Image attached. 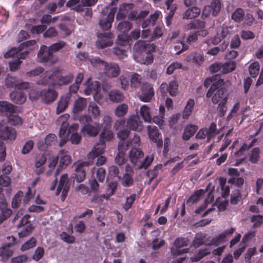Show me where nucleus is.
Masks as SVG:
<instances>
[{
  "label": "nucleus",
  "mask_w": 263,
  "mask_h": 263,
  "mask_svg": "<svg viewBox=\"0 0 263 263\" xmlns=\"http://www.w3.org/2000/svg\"><path fill=\"white\" fill-rule=\"evenodd\" d=\"M96 63L103 67L104 73L108 78H117L120 73L119 66L115 63H107L98 58L96 60Z\"/></svg>",
  "instance_id": "f257e3e1"
},
{
  "label": "nucleus",
  "mask_w": 263,
  "mask_h": 263,
  "mask_svg": "<svg viewBox=\"0 0 263 263\" xmlns=\"http://www.w3.org/2000/svg\"><path fill=\"white\" fill-rule=\"evenodd\" d=\"M212 83H213V84L210 87L206 95L208 98L211 97L214 92L217 90L218 87L224 84V80L221 79L218 74H216L213 76L212 78H206L202 86L204 87V88L206 90V88L211 85Z\"/></svg>",
  "instance_id": "f03ea898"
},
{
  "label": "nucleus",
  "mask_w": 263,
  "mask_h": 263,
  "mask_svg": "<svg viewBox=\"0 0 263 263\" xmlns=\"http://www.w3.org/2000/svg\"><path fill=\"white\" fill-rule=\"evenodd\" d=\"M37 61L40 63H51L54 64L55 61L53 60V54L49 48L46 45H42L37 53Z\"/></svg>",
  "instance_id": "7ed1b4c3"
},
{
  "label": "nucleus",
  "mask_w": 263,
  "mask_h": 263,
  "mask_svg": "<svg viewBox=\"0 0 263 263\" xmlns=\"http://www.w3.org/2000/svg\"><path fill=\"white\" fill-rule=\"evenodd\" d=\"M70 181L68 178V174H64L61 175L59 180V185L57 187L56 195H58L62 191L61 200H65L67 196V193L70 188Z\"/></svg>",
  "instance_id": "20e7f679"
},
{
  "label": "nucleus",
  "mask_w": 263,
  "mask_h": 263,
  "mask_svg": "<svg viewBox=\"0 0 263 263\" xmlns=\"http://www.w3.org/2000/svg\"><path fill=\"white\" fill-rule=\"evenodd\" d=\"M7 240L12 239L11 242H5L0 248V257L3 261H6L13 255V251L9 248L15 244L16 238L13 236H8Z\"/></svg>",
  "instance_id": "39448f33"
},
{
  "label": "nucleus",
  "mask_w": 263,
  "mask_h": 263,
  "mask_svg": "<svg viewBox=\"0 0 263 263\" xmlns=\"http://www.w3.org/2000/svg\"><path fill=\"white\" fill-rule=\"evenodd\" d=\"M92 164V161H84L78 164L75 168L74 178L78 182H81L86 178V172L88 170L89 166Z\"/></svg>",
  "instance_id": "423d86ee"
},
{
  "label": "nucleus",
  "mask_w": 263,
  "mask_h": 263,
  "mask_svg": "<svg viewBox=\"0 0 263 263\" xmlns=\"http://www.w3.org/2000/svg\"><path fill=\"white\" fill-rule=\"evenodd\" d=\"M116 8H111L106 17H105V15L104 14L105 13L104 10L102 12L103 16L99 21V25L102 29L106 30L111 28V23L114 21L115 14L116 13Z\"/></svg>",
  "instance_id": "0eeeda50"
},
{
  "label": "nucleus",
  "mask_w": 263,
  "mask_h": 263,
  "mask_svg": "<svg viewBox=\"0 0 263 263\" xmlns=\"http://www.w3.org/2000/svg\"><path fill=\"white\" fill-rule=\"evenodd\" d=\"M113 37L114 35L111 32L100 33L98 35V39L96 41L97 47L103 49L111 46L113 44V41L110 40Z\"/></svg>",
  "instance_id": "6e6552de"
},
{
  "label": "nucleus",
  "mask_w": 263,
  "mask_h": 263,
  "mask_svg": "<svg viewBox=\"0 0 263 263\" xmlns=\"http://www.w3.org/2000/svg\"><path fill=\"white\" fill-rule=\"evenodd\" d=\"M147 130L149 139L156 143L158 148H162L163 141L161 137H160L159 129L157 126L148 125L147 126Z\"/></svg>",
  "instance_id": "1a4fd4ad"
},
{
  "label": "nucleus",
  "mask_w": 263,
  "mask_h": 263,
  "mask_svg": "<svg viewBox=\"0 0 263 263\" xmlns=\"http://www.w3.org/2000/svg\"><path fill=\"white\" fill-rule=\"evenodd\" d=\"M16 136L15 130L7 125L0 123V138L4 140H14Z\"/></svg>",
  "instance_id": "9d476101"
},
{
  "label": "nucleus",
  "mask_w": 263,
  "mask_h": 263,
  "mask_svg": "<svg viewBox=\"0 0 263 263\" xmlns=\"http://www.w3.org/2000/svg\"><path fill=\"white\" fill-rule=\"evenodd\" d=\"M74 77L72 73H68L65 76H63L60 73H54L51 74L49 78L53 81V85H66L70 83Z\"/></svg>",
  "instance_id": "9b49d317"
},
{
  "label": "nucleus",
  "mask_w": 263,
  "mask_h": 263,
  "mask_svg": "<svg viewBox=\"0 0 263 263\" xmlns=\"http://www.w3.org/2000/svg\"><path fill=\"white\" fill-rule=\"evenodd\" d=\"M141 93L139 99L145 102H149L154 96V90L152 86L147 83H143L141 86Z\"/></svg>",
  "instance_id": "f8f14e48"
},
{
  "label": "nucleus",
  "mask_w": 263,
  "mask_h": 263,
  "mask_svg": "<svg viewBox=\"0 0 263 263\" xmlns=\"http://www.w3.org/2000/svg\"><path fill=\"white\" fill-rule=\"evenodd\" d=\"M58 96V92L54 89L50 88L43 89L40 93V97L42 101L47 104L54 102Z\"/></svg>",
  "instance_id": "ddd939ff"
},
{
  "label": "nucleus",
  "mask_w": 263,
  "mask_h": 263,
  "mask_svg": "<svg viewBox=\"0 0 263 263\" xmlns=\"http://www.w3.org/2000/svg\"><path fill=\"white\" fill-rule=\"evenodd\" d=\"M156 46L154 44L146 43L144 41L139 40L135 44L133 47L135 52H150L154 51Z\"/></svg>",
  "instance_id": "4468645a"
},
{
  "label": "nucleus",
  "mask_w": 263,
  "mask_h": 263,
  "mask_svg": "<svg viewBox=\"0 0 263 263\" xmlns=\"http://www.w3.org/2000/svg\"><path fill=\"white\" fill-rule=\"evenodd\" d=\"M101 126L99 124L96 123L94 124L88 123L83 126L81 131L84 135H88L90 137H95L98 135Z\"/></svg>",
  "instance_id": "2eb2a0df"
},
{
  "label": "nucleus",
  "mask_w": 263,
  "mask_h": 263,
  "mask_svg": "<svg viewBox=\"0 0 263 263\" xmlns=\"http://www.w3.org/2000/svg\"><path fill=\"white\" fill-rule=\"evenodd\" d=\"M235 231V229L233 228L226 230L223 233L213 238L211 241L214 245L218 246L221 242L226 241L227 238L231 236Z\"/></svg>",
  "instance_id": "dca6fc26"
},
{
  "label": "nucleus",
  "mask_w": 263,
  "mask_h": 263,
  "mask_svg": "<svg viewBox=\"0 0 263 263\" xmlns=\"http://www.w3.org/2000/svg\"><path fill=\"white\" fill-rule=\"evenodd\" d=\"M105 147V144L104 142H101L96 145L93 148V149L88 153V161H92L95 158H97L99 156L102 155L104 152V148Z\"/></svg>",
  "instance_id": "f3484780"
},
{
  "label": "nucleus",
  "mask_w": 263,
  "mask_h": 263,
  "mask_svg": "<svg viewBox=\"0 0 263 263\" xmlns=\"http://www.w3.org/2000/svg\"><path fill=\"white\" fill-rule=\"evenodd\" d=\"M144 156V154L142 151L137 147H132L129 152V157L130 162L136 166L139 162V160L142 159Z\"/></svg>",
  "instance_id": "a211bd4d"
},
{
  "label": "nucleus",
  "mask_w": 263,
  "mask_h": 263,
  "mask_svg": "<svg viewBox=\"0 0 263 263\" xmlns=\"http://www.w3.org/2000/svg\"><path fill=\"white\" fill-rule=\"evenodd\" d=\"M15 106L11 103L4 101H0V115L8 116L9 114L14 113Z\"/></svg>",
  "instance_id": "6ab92c4d"
},
{
  "label": "nucleus",
  "mask_w": 263,
  "mask_h": 263,
  "mask_svg": "<svg viewBox=\"0 0 263 263\" xmlns=\"http://www.w3.org/2000/svg\"><path fill=\"white\" fill-rule=\"evenodd\" d=\"M68 152L65 150H61L59 153V157H60L59 167L61 169L66 168L71 162V157L68 154Z\"/></svg>",
  "instance_id": "aec40b11"
},
{
  "label": "nucleus",
  "mask_w": 263,
  "mask_h": 263,
  "mask_svg": "<svg viewBox=\"0 0 263 263\" xmlns=\"http://www.w3.org/2000/svg\"><path fill=\"white\" fill-rule=\"evenodd\" d=\"M189 240L187 238L179 237L177 238L174 242L175 246L176 248H178V250H176V254L177 255H180L183 253L188 252V249H183L180 250V248L183 247H185L188 245Z\"/></svg>",
  "instance_id": "412c9836"
},
{
  "label": "nucleus",
  "mask_w": 263,
  "mask_h": 263,
  "mask_svg": "<svg viewBox=\"0 0 263 263\" xmlns=\"http://www.w3.org/2000/svg\"><path fill=\"white\" fill-rule=\"evenodd\" d=\"M218 88L217 91L212 98V101L214 104H217L223 100L227 101V90L224 88Z\"/></svg>",
  "instance_id": "4be33fe9"
},
{
  "label": "nucleus",
  "mask_w": 263,
  "mask_h": 263,
  "mask_svg": "<svg viewBox=\"0 0 263 263\" xmlns=\"http://www.w3.org/2000/svg\"><path fill=\"white\" fill-rule=\"evenodd\" d=\"M57 136L53 134H49L45 139V144L39 143L37 144L39 148L41 151H46L49 146L55 143Z\"/></svg>",
  "instance_id": "5701e85b"
},
{
  "label": "nucleus",
  "mask_w": 263,
  "mask_h": 263,
  "mask_svg": "<svg viewBox=\"0 0 263 263\" xmlns=\"http://www.w3.org/2000/svg\"><path fill=\"white\" fill-rule=\"evenodd\" d=\"M70 100V95L67 94L66 96L60 98L58 103L56 112L57 114H60L63 112L67 107Z\"/></svg>",
  "instance_id": "b1692460"
},
{
  "label": "nucleus",
  "mask_w": 263,
  "mask_h": 263,
  "mask_svg": "<svg viewBox=\"0 0 263 263\" xmlns=\"http://www.w3.org/2000/svg\"><path fill=\"white\" fill-rule=\"evenodd\" d=\"M108 97L110 101L115 103L122 102L125 99L124 93L118 89H113L110 91Z\"/></svg>",
  "instance_id": "393cba45"
},
{
  "label": "nucleus",
  "mask_w": 263,
  "mask_h": 263,
  "mask_svg": "<svg viewBox=\"0 0 263 263\" xmlns=\"http://www.w3.org/2000/svg\"><path fill=\"white\" fill-rule=\"evenodd\" d=\"M87 100L86 99L80 97L75 101L73 104L72 112L78 114L83 110L86 106Z\"/></svg>",
  "instance_id": "a878e982"
},
{
  "label": "nucleus",
  "mask_w": 263,
  "mask_h": 263,
  "mask_svg": "<svg viewBox=\"0 0 263 263\" xmlns=\"http://www.w3.org/2000/svg\"><path fill=\"white\" fill-rule=\"evenodd\" d=\"M205 191L200 189L195 191L186 201V204L188 206H191L193 204L196 203L200 199L201 196L204 194Z\"/></svg>",
  "instance_id": "bb28decb"
},
{
  "label": "nucleus",
  "mask_w": 263,
  "mask_h": 263,
  "mask_svg": "<svg viewBox=\"0 0 263 263\" xmlns=\"http://www.w3.org/2000/svg\"><path fill=\"white\" fill-rule=\"evenodd\" d=\"M141 122L139 121V118L137 116L132 115L127 120V127L130 129L136 130L138 129Z\"/></svg>",
  "instance_id": "cd10ccee"
},
{
  "label": "nucleus",
  "mask_w": 263,
  "mask_h": 263,
  "mask_svg": "<svg viewBox=\"0 0 263 263\" xmlns=\"http://www.w3.org/2000/svg\"><path fill=\"white\" fill-rule=\"evenodd\" d=\"M130 36L126 34H121L118 35L115 43L117 45L121 47L130 46Z\"/></svg>",
  "instance_id": "c85d7f7f"
},
{
  "label": "nucleus",
  "mask_w": 263,
  "mask_h": 263,
  "mask_svg": "<svg viewBox=\"0 0 263 263\" xmlns=\"http://www.w3.org/2000/svg\"><path fill=\"white\" fill-rule=\"evenodd\" d=\"M10 99L15 103L21 104L26 101V96L22 92L13 91L10 94Z\"/></svg>",
  "instance_id": "c756f323"
},
{
  "label": "nucleus",
  "mask_w": 263,
  "mask_h": 263,
  "mask_svg": "<svg viewBox=\"0 0 263 263\" xmlns=\"http://www.w3.org/2000/svg\"><path fill=\"white\" fill-rule=\"evenodd\" d=\"M200 9L197 7H192L188 9L184 13L183 18L192 19L197 17L200 13Z\"/></svg>",
  "instance_id": "7c9ffc66"
},
{
  "label": "nucleus",
  "mask_w": 263,
  "mask_h": 263,
  "mask_svg": "<svg viewBox=\"0 0 263 263\" xmlns=\"http://www.w3.org/2000/svg\"><path fill=\"white\" fill-rule=\"evenodd\" d=\"M197 129L198 127L196 125H189L186 126L182 135L183 139L184 140H189L195 134Z\"/></svg>",
  "instance_id": "2f4dec72"
},
{
  "label": "nucleus",
  "mask_w": 263,
  "mask_h": 263,
  "mask_svg": "<svg viewBox=\"0 0 263 263\" xmlns=\"http://www.w3.org/2000/svg\"><path fill=\"white\" fill-rule=\"evenodd\" d=\"M173 1L174 0H166L165 2L167 9L170 10V12L166 17V21L168 25L170 24V20L173 17L175 11L177 9V5L176 4L172 5Z\"/></svg>",
  "instance_id": "473e14b6"
},
{
  "label": "nucleus",
  "mask_w": 263,
  "mask_h": 263,
  "mask_svg": "<svg viewBox=\"0 0 263 263\" xmlns=\"http://www.w3.org/2000/svg\"><path fill=\"white\" fill-rule=\"evenodd\" d=\"M68 116L67 115H64V116H61L59 117V120H62L63 124L62 125L60 129L59 130V137H68V135L70 134L68 133V130L67 131V124L65 123V120H67V117Z\"/></svg>",
  "instance_id": "72a5a7b5"
},
{
  "label": "nucleus",
  "mask_w": 263,
  "mask_h": 263,
  "mask_svg": "<svg viewBox=\"0 0 263 263\" xmlns=\"http://www.w3.org/2000/svg\"><path fill=\"white\" fill-rule=\"evenodd\" d=\"M140 114L144 121L146 122H151L152 117L149 112V108L147 105H142L140 108Z\"/></svg>",
  "instance_id": "f704fd0d"
},
{
  "label": "nucleus",
  "mask_w": 263,
  "mask_h": 263,
  "mask_svg": "<svg viewBox=\"0 0 263 263\" xmlns=\"http://www.w3.org/2000/svg\"><path fill=\"white\" fill-rule=\"evenodd\" d=\"M210 253L209 248L200 249L195 253L194 255L192 257V260L193 261H198L205 256L210 254Z\"/></svg>",
  "instance_id": "c9c22d12"
},
{
  "label": "nucleus",
  "mask_w": 263,
  "mask_h": 263,
  "mask_svg": "<svg viewBox=\"0 0 263 263\" xmlns=\"http://www.w3.org/2000/svg\"><path fill=\"white\" fill-rule=\"evenodd\" d=\"M128 108V106L126 104L119 105L115 110V114L118 117H123L127 113Z\"/></svg>",
  "instance_id": "e433bc0d"
},
{
  "label": "nucleus",
  "mask_w": 263,
  "mask_h": 263,
  "mask_svg": "<svg viewBox=\"0 0 263 263\" xmlns=\"http://www.w3.org/2000/svg\"><path fill=\"white\" fill-rule=\"evenodd\" d=\"M205 237L204 234L201 233L197 234L193 240L192 246L196 248L203 245Z\"/></svg>",
  "instance_id": "4c0bfd02"
},
{
  "label": "nucleus",
  "mask_w": 263,
  "mask_h": 263,
  "mask_svg": "<svg viewBox=\"0 0 263 263\" xmlns=\"http://www.w3.org/2000/svg\"><path fill=\"white\" fill-rule=\"evenodd\" d=\"M235 67L236 65L234 62H227L224 64H222V70H221V73L222 74H226L231 72L235 69Z\"/></svg>",
  "instance_id": "58836bf2"
},
{
  "label": "nucleus",
  "mask_w": 263,
  "mask_h": 263,
  "mask_svg": "<svg viewBox=\"0 0 263 263\" xmlns=\"http://www.w3.org/2000/svg\"><path fill=\"white\" fill-rule=\"evenodd\" d=\"M133 27V24L128 21H123L119 23L117 28L120 31L125 33L128 32Z\"/></svg>",
  "instance_id": "ea45409f"
},
{
  "label": "nucleus",
  "mask_w": 263,
  "mask_h": 263,
  "mask_svg": "<svg viewBox=\"0 0 263 263\" xmlns=\"http://www.w3.org/2000/svg\"><path fill=\"white\" fill-rule=\"evenodd\" d=\"M194 106V101L193 99H190L187 102V104L184 108L183 114V118L184 119H187L188 117L190 116L192 110L193 109Z\"/></svg>",
  "instance_id": "a19ab883"
},
{
  "label": "nucleus",
  "mask_w": 263,
  "mask_h": 263,
  "mask_svg": "<svg viewBox=\"0 0 263 263\" xmlns=\"http://www.w3.org/2000/svg\"><path fill=\"white\" fill-rule=\"evenodd\" d=\"M142 77L141 76L137 73H133L130 78V86L132 87L137 88L141 83Z\"/></svg>",
  "instance_id": "79ce46f5"
},
{
  "label": "nucleus",
  "mask_w": 263,
  "mask_h": 263,
  "mask_svg": "<svg viewBox=\"0 0 263 263\" xmlns=\"http://www.w3.org/2000/svg\"><path fill=\"white\" fill-rule=\"evenodd\" d=\"M100 142L105 143V141H109L113 138V133L110 130L104 128L100 135Z\"/></svg>",
  "instance_id": "37998d69"
},
{
  "label": "nucleus",
  "mask_w": 263,
  "mask_h": 263,
  "mask_svg": "<svg viewBox=\"0 0 263 263\" xmlns=\"http://www.w3.org/2000/svg\"><path fill=\"white\" fill-rule=\"evenodd\" d=\"M245 15L244 11L241 8H237L232 14V19L235 22H240L243 20Z\"/></svg>",
  "instance_id": "c03bdc74"
},
{
  "label": "nucleus",
  "mask_w": 263,
  "mask_h": 263,
  "mask_svg": "<svg viewBox=\"0 0 263 263\" xmlns=\"http://www.w3.org/2000/svg\"><path fill=\"white\" fill-rule=\"evenodd\" d=\"M8 122L12 125H17L22 123V119L17 115L11 113L7 116Z\"/></svg>",
  "instance_id": "a18cd8bd"
},
{
  "label": "nucleus",
  "mask_w": 263,
  "mask_h": 263,
  "mask_svg": "<svg viewBox=\"0 0 263 263\" xmlns=\"http://www.w3.org/2000/svg\"><path fill=\"white\" fill-rule=\"evenodd\" d=\"M212 10V15L216 16L220 11L221 5L219 0H213L210 5Z\"/></svg>",
  "instance_id": "49530a36"
},
{
  "label": "nucleus",
  "mask_w": 263,
  "mask_h": 263,
  "mask_svg": "<svg viewBox=\"0 0 263 263\" xmlns=\"http://www.w3.org/2000/svg\"><path fill=\"white\" fill-rule=\"evenodd\" d=\"M23 196L22 191L18 192L13 197L11 203L12 208H18L21 203V199Z\"/></svg>",
  "instance_id": "de8ad7c7"
},
{
  "label": "nucleus",
  "mask_w": 263,
  "mask_h": 263,
  "mask_svg": "<svg viewBox=\"0 0 263 263\" xmlns=\"http://www.w3.org/2000/svg\"><path fill=\"white\" fill-rule=\"evenodd\" d=\"M206 132L209 140L214 137L219 132V131L217 129L216 124L214 122H212L211 124L208 129L206 128Z\"/></svg>",
  "instance_id": "09e8293b"
},
{
  "label": "nucleus",
  "mask_w": 263,
  "mask_h": 263,
  "mask_svg": "<svg viewBox=\"0 0 263 263\" xmlns=\"http://www.w3.org/2000/svg\"><path fill=\"white\" fill-rule=\"evenodd\" d=\"M18 79L14 77L8 76L5 79V85L8 88H16Z\"/></svg>",
  "instance_id": "8fccbe9b"
},
{
  "label": "nucleus",
  "mask_w": 263,
  "mask_h": 263,
  "mask_svg": "<svg viewBox=\"0 0 263 263\" xmlns=\"http://www.w3.org/2000/svg\"><path fill=\"white\" fill-rule=\"evenodd\" d=\"M153 160V157L147 156L142 161L139 162L136 165L138 169H146L151 164Z\"/></svg>",
  "instance_id": "3c124183"
},
{
  "label": "nucleus",
  "mask_w": 263,
  "mask_h": 263,
  "mask_svg": "<svg viewBox=\"0 0 263 263\" xmlns=\"http://www.w3.org/2000/svg\"><path fill=\"white\" fill-rule=\"evenodd\" d=\"M213 200H214V195L212 194V192L211 191L208 194V198L205 200L204 204H202L201 206H200L198 209H197L196 210V211H195L196 214H198V213L203 212L207 204L209 203L210 202H212Z\"/></svg>",
  "instance_id": "603ef678"
},
{
  "label": "nucleus",
  "mask_w": 263,
  "mask_h": 263,
  "mask_svg": "<svg viewBox=\"0 0 263 263\" xmlns=\"http://www.w3.org/2000/svg\"><path fill=\"white\" fill-rule=\"evenodd\" d=\"M36 245V239L32 237L29 240L25 242L21 247L22 251H26L34 247Z\"/></svg>",
  "instance_id": "864d4df0"
},
{
  "label": "nucleus",
  "mask_w": 263,
  "mask_h": 263,
  "mask_svg": "<svg viewBox=\"0 0 263 263\" xmlns=\"http://www.w3.org/2000/svg\"><path fill=\"white\" fill-rule=\"evenodd\" d=\"M130 143L131 142L130 141H127L125 142L124 140H120L118 145V151L125 154V152L130 146Z\"/></svg>",
  "instance_id": "5fc2aeb1"
},
{
  "label": "nucleus",
  "mask_w": 263,
  "mask_h": 263,
  "mask_svg": "<svg viewBox=\"0 0 263 263\" xmlns=\"http://www.w3.org/2000/svg\"><path fill=\"white\" fill-rule=\"evenodd\" d=\"M66 43L64 41H60L58 43H54L51 46H49L50 51L53 54L54 52H57L64 48L66 46Z\"/></svg>",
  "instance_id": "6e6d98bb"
},
{
  "label": "nucleus",
  "mask_w": 263,
  "mask_h": 263,
  "mask_svg": "<svg viewBox=\"0 0 263 263\" xmlns=\"http://www.w3.org/2000/svg\"><path fill=\"white\" fill-rule=\"evenodd\" d=\"M259 64L258 62L252 63L249 67V72L252 77H256L258 74Z\"/></svg>",
  "instance_id": "4d7b16f0"
},
{
  "label": "nucleus",
  "mask_w": 263,
  "mask_h": 263,
  "mask_svg": "<svg viewBox=\"0 0 263 263\" xmlns=\"http://www.w3.org/2000/svg\"><path fill=\"white\" fill-rule=\"evenodd\" d=\"M33 230V227L31 223H29L26 226L22 231L18 232V235L20 238H23L29 236Z\"/></svg>",
  "instance_id": "13d9d810"
},
{
  "label": "nucleus",
  "mask_w": 263,
  "mask_h": 263,
  "mask_svg": "<svg viewBox=\"0 0 263 263\" xmlns=\"http://www.w3.org/2000/svg\"><path fill=\"white\" fill-rule=\"evenodd\" d=\"M252 222H254L253 227H259L263 222V215H253L251 217Z\"/></svg>",
  "instance_id": "bf43d9fd"
},
{
  "label": "nucleus",
  "mask_w": 263,
  "mask_h": 263,
  "mask_svg": "<svg viewBox=\"0 0 263 263\" xmlns=\"http://www.w3.org/2000/svg\"><path fill=\"white\" fill-rule=\"evenodd\" d=\"M44 71V68L43 67L39 66L26 72V75L28 77H35L43 73Z\"/></svg>",
  "instance_id": "052dcab7"
},
{
  "label": "nucleus",
  "mask_w": 263,
  "mask_h": 263,
  "mask_svg": "<svg viewBox=\"0 0 263 263\" xmlns=\"http://www.w3.org/2000/svg\"><path fill=\"white\" fill-rule=\"evenodd\" d=\"M187 27L189 29L202 28L204 27V23L198 20H195L189 24Z\"/></svg>",
  "instance_id": "680f3d73"
},
{
  "label": "nucleus",
  "mask_w": 263,
  "mask_h": 263,
  "mask_svg": "<svg viewBox=\"0 0 263 263\" xmlns=\"http://www.w3.org/2000/svg\"><path fill=\"white\" fill-rule=\"evenodd\" d=\"M60 238L64 241L69 243H72L75 241L76 238L72 235H70L65 232H62L60 235Z\"/></svg>",
  "instance_id": "e2e57ef3"
},
{
  "label": "nucleus",
  "mask_w": 263,
  "mask_h": 263,
  "mask_svg": "<svg viewBox=\"0 0 263 263\" xmlns=\"http://www.w3.org/2000/svg\"><path fill=\"white\" fill-rule=\"evenodd\" d=\"M88 110L91 112L94 118H98L100 116V111L96 104L90 103L88 107Z\"/></svg>",
  "instance_id": "0e129e2a"
},
{
  "label": "nucleus",
  "mask_w": 263,
  "mask_h": 263,
  "mask_svg": "<svg viewBox=\"0 0 263 263\" xmlns=\"http://www.w3.org/2000/svg\"><path fill=\"white\" fill-rule=\"evenodd\" d=\"M106 175V171L103 167H100L98 168L97 171L96 173V180H98L100 182H103ZM95 178V177H93Z\"/></svg>",
  "instance_id": "69168bd1"
},
{
  "label": "nucleus",
  "mask_w": 263,
  "mask_h": 263,
  "mask_svg": "<svg viewBox=\"0 0 263 263\" xmlns=\"http://www.w3.org/2000/svg\"><path fill=\"white\" fill-rule=\"evenodd\" d=\"M44 249L42 247H39L35 251L34 254L33 255L32 258L35 261H39L41 259L44 255Z\"/></svg>",
  "instance_id": "338daca9"
},
{
  "label": "nucleus",
  "mask_w": 263,
  "mask_h": 263,
  "mask_svg": "<svg viewBox=\"0 0 263 263\" xmlns=\"http://www.w3.org/2000/svg\"><path fill=\"white\" fill-rule=\"evenodd\" d=\"M115 161L116 164L119 166H122L126 161L125 158V154L118 152V154L115 157Z\"/></svg>",
  "instance_id": "774afa93"
}]
</instances>
